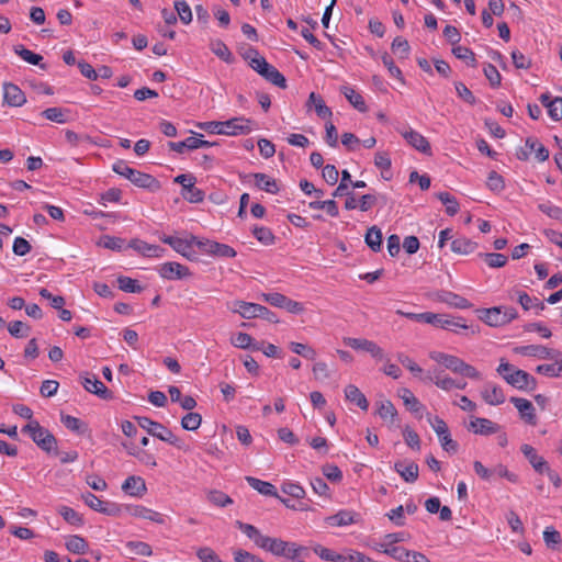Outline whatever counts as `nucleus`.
Returning a JSON list of instances; mask_svg holds the SVG:
<instances>
[{
	"label": "nucleus",
	"mask_w": 562,
	"mask_h": 562,
	"mask_svg": "<svg viewBox=\"0 0 562 562\" xmlns=\"http://www.w3.org/2000/svg\"><path fill=\"white\" fill-rule=\"evenodd\" d=\"M526 146L530 150L535 151L536 158L539 161H546L549 158V150L541 143H539L536 138L528 137L526 139Z\"/></svg>",
	"instance_id": "54"
},
{
	"label": "nucleus",
	"mask_w": 562,
	"mask_h": 562,
	"mask_svg": "<svg viewBox=\"0 0 562 562\" xmlns=\"http://www.w3.org/2000/svg\"><path fill=\"white\" fill-rule=\"evenodd\" d=\"M135 420L138 426L146 430L148 435L156 437L165 442H168L171 446L177 448L181 447V440L166 426L162 424L155 422L146 416H135Z\"/></svg>",
	"instance_id": "3"
},
{
	"label": "nucleus",
	"mask_w": 562,
	"mask_h": 562,
	"mask_svg": "<svg viewBox=\"0 0 562 562\" xmlns=\"http://www.w3.org/2000/svg\"><path fill=\"white\" fill-rule=\"evenodd\" d=\"M479 256L484 259L490 268H502L508 260L505 255L499 252H481Z\"/></svg>",
	"instance_id": "49"
},
{
	"label": "nucleus",
	"mask_w": 562,
	"mask_h": 562,
	"mask_svg": "<svg viewBox=\"0 0 562 562\" xmlns=\"http://www.w3.org/2000/svg\"><path fill=\"white\" fill-rule=\"evenodd\" d=\"M437 198L442 204L446 205V213L448 215L453 216L459 212V203L457 199L449 192H439Z\"/></svg>",
	"instance_id": "47"
},
{
	"label": "nucleus",
	"mask_w": 562,
	"mask_h": 562,
	"mask_svg": "<svg viewBox=\"0 0 562 562\" xmlns=\"http://www.w3.org/2000/svg\"><path fill=\"white\" fill-rule=\"evenodd\" d=\"M251 123L249 119L244 116L221 121L222 135L237 136L249 134L252 131Z\"/></svg>",
	"instance_id": "9"
},
{
	"label": "nucleus",
	"mask_w": 562,
	"mask_h": 562,
	"mask_svg": "<svg viewBox=\"0 0 562 562\" xmlns=\"http://www.w3.org/2000/svg\"><path fill=\"white\" fill-rule=\"evenodd\" d=\"M255 179V186L263 190L268 193L276 194L279 192V186L277 183V180L271 178L270 176L261 172H257L252 175Z\"/></svg>",
	"instance_id": "33"
},
{
	"label": "nucleus",
	"mask_w": 562,
	"mask_h": 562,
	"mask_svg": "<svg viewBox=\"0 0 562 562\" xmlns=\"http://www.w3.org/2000/svg\"><path fill=\"white\" fill-rule=\"evenodd\" d=\"M437 300L454 308L467 310L472 307V304L465 297L451 291H439Z\"/></svg>",
	"instance_id": "26"
},
{
	"label": "nucleus",
	"mask_w": 562,
	"mask_h": 562,
	"mask_svg": "<svg viewBox=\"0 0 562 562\" xmlns=\"http://www.w3.org/2000/svg\"><path fill=\"white\" fill-rule=\"evenodd\" d=\"M450 247L454 254L469 255L477 248V244L464 236H461L453 239Z\"/></svg>",
	"instance_id": "35"
},
{
	"label": "nucleus",
	"mask_w": 562,
	"mask_h": 562,
	"mask_svg": "<svg viewBox=\"0 0 562 562\" xmlns=\"http://www.w3.org/2000/svg\"><path fill=\"white\" fill-rule=\"evenodd\" d=\"M251 232L255 238L262 245L270 246L274 244L276 237L270 228L265 226H254Z\"/></svg>",
	"instance_id": "45"
},
{
	"label": "nucleus",
	"mask_w": 562,
	"mask_h": 562,
	"mask_svg": "<svg viewBox=\"0 0 562 562\" xmlns=\"http://www.w3.org/2000/svg\"><path fill=\"white\" fill-rule=\"evenodd\" d=\"M394 470L405 482L413 483L418 479L419 469L413 461L408 463L403 461L395 462Z\"/></svg>",
	"instance_id": "31"
},
{
	"label": "nucleus",
	"mask_w": 562,
	"mask_h": 562,
	"mask_svg": "<svg viewBox=\"0 0 562 562\" xmlns=\"http://www.w3.org/2000/svg\"><path fill=\"white\" fill-rule=\"evenodd\" d=\"M506 382L519 391H533L537 387V380L527 371L517 369L514 374L506 376Z\"/></svg>",
	"instance_id": "12"
},
{
	"label": "nucleus",
	"mask_w": 562,
	"mask_h": 562,
	"mask_svg": "<svg viewBox=\"0 0 562 562\" xmlns=\"http://www.w3.org/2000/svg\"><path fill=\"white\" fill-rule=\"evenodd\" d=\"M429 358L435 362L443 366L446 369L452 371L453 373H459L460 367L463 361L457 356L445 353L441 351H430Z\"/></svg>",
	"instance_id": "23"
},
{
	"label": "nucleus",
	"mask_w": 562,
	"mask_h": 562,
	"mask_svg": "<svg viewBox=\"0 0 562 562\" xmlns=\"http://www.w3.org/2000/svg\"><path fill=\"white\" fill-rule=\"evenodd\" d=\"M175 10L183 24H189L192 21V11L187 1L175 0Z\"/></svg>",
	"instance_id": "57"
},
{
	"label": "nucleus",
	"mask_w": 562,
	"mask_h": 562,
	"mask_svg": "<svg viewBox=\"0 0 562 562\" xmlns=\"http://www.w3.org/2000/svg\"><path fill=\"white\" fill-rule=\"evenodd\" d=\"M196 557L201 562H223L215 551L209 547L198 549Z\"/></svg>",
	"instance_id": "63"
},
{
	"label": "nucleus",
	"mask_w": 562,
	"mask_h": 562,
	"mask_svg": "<svg viewBox=\"0 0 562 562\" xmlns=\"http://www.w3.org/2000/svg\"><path fill=\"white\" fill-rule=\"evenodd\" d=\"M246 481L258 493L265 496L278 497L283 504L289 506L288 501L285 498L279 497L276 486L270 482L261 481L254 476H246Z\"/></svg>",
	"instance_id": "29"
},
{
	"label": "nucleus",
	"mask_w": 562,
	"mask_h": 562,
	"mask_svg": "<svg viewBox=\"0 0 562 562\" xmlns=\"http://www.w3.org/2000/svg\"><path fill=\"white\" fill-rule=\"evenodd\" d=\"M198 248L211 256L222 257V258H234L236 256V251L233 247L221 244L215 240L210 239H200L196 240Z\"/></svg>",
	"instance_id": "10"
},
{
	"label": "nucleus",
	"mask_w": 562,
	"mask_h": 562,
	"mask_svg": "<svg viewBox=\"0 0 562 562\" xmlns=\"http://www.w3.org/2000/svg\"><path fill=\"white\" fill-rule=\"evenodd\" d=\"M30 326L21 321H13L8 325V331L14 338H24L30 333Z\"/></svg>",
	"instance_id": "60"
},
{
	"label": "nucleus",
	"mask_w": 562,
	"mask_h": 562,
	"mask_svg": "<svg viewBox=\"0 0 562 562\" xmlns=\"http://www.w3.org/2000/svg\"><path fill=\"white\" fill-rule=\"evenodd\" d=\"M308 206L313 210H325L331 217L339 215L337 203L334 200L313 201Z\"/></svg>",
	"instance_id": "52"
},
{
	"label": "nucleus",
	"mask_w": 562,
	"mask_h": 562,
	"mask_svg": "<svg viewBox=\"0 0 562 562\" xmlns=\"http://www.w3.org/2000/svg\"><path fill=\"white\" fill-rule=\"evenodd\" d=\"M424 380H428L434 382L439 389L443 391H450L454 389L457 385V381L448 375H441L440 372H435L434 374H428L424 378Z\"/></svg>",
	"instance_id": "39"
},
{
	"label": "nucleus",
	"mask_w": 562,
	"mask_h": 562,
	"mask_svg": "<svg viewBox=\"0 0 562 562\" xmlns=\"http://www.w3.org/2000/svg\"><path fill=\"white\" fill-rule=\"evenodd\" d=\"M14 53L31 65L38 66L42 69L46 68V65L42 64L43 56L25 48L23 45L14 46Z\"/></svg>",
	"instance_id": "36"
},
{
	"label": "nucleus",
	"mask_w": 562,
	"mask_h": 562,
	"mask_svg": "<svg viewBox=\"0 0 562 562\" xmlns=\"http://www.w3.org/2000/svg\"><path fill=\"white\" fill-rule=\"evenodd\" d=\"M281 491L284 494H288L291 497L296 498V499L303 498L305 496L304 488L300 484L294 483V482H284L281 485Z\"/></svg>",
	"instance_id": "61"
},
{
	"label": "nucleus",
	"mask_w": 562,
	"mask_h": 562,
	"mask_svg": "<svg viewBox=\"0 0 562 562\" xmlns=\"http://www.w3.org/2000/svg\"><path fill=\"white\" fill-rule=\"evenodd\" d=\"M342 342L355 350L370 353L375 360H384L386 358L384 350L372 340L366 338L345 337Z\"/></svg>",
	"instance_id": "8"
},
{
	"label": "nucleus",
	"mask_w": 562,
	"mask_h": 562,
	"mask_svg": "<svg viewBox=\"0 0 562 562\" xmlns=\"http://www.w3.org/2000/svg\"><path fill=\"white\" fill-rule=\"evenodd\" d=\"M345 397L347 401L355 403L362 411H367L369 403L364 394L353 384H349L345 389Z\"/></svg>",
	"instance_id": "34"
},
{
	"label": "nucleus",
	"mask_w": 562,
	"mask_h": 562,
	"mask_svg": "<svg viewBox=\"0 0 562 562\" xmlns=\"http://www.w3.org/2000/svg\"><path fill=\"white\" fill-rule=\"evenodd\" d=\"M482 319L490 326H503L517 318L516 308L512 306H495L483 311Z\"/></svg>",
	"instance_id": "6"
},
{
	"label": "nucleus",
	"mask_w": 562,
	"mask_h": 562,
	"mask_svg": "<svg viewBox=\"0 0 562 562\" xmlns=\"http://www.w3.org/2000/svg\"><path fill=\"white\" fill-rule=\"evenodd\" d=\"M408 539L409 535L407 532H392L384 535L378 544H380V547H390L391 544L396 546V543L405 542Z\"/></svg>",
	"instance_id": "56"
},
{
	"label": "nucleus",
	"mask_w": 562,
	"mask_h": 562,
	"mask_svg": "<svg viewBox=\"0 0 562 562\" xmlns=\"http://www.w3.org/2000/svg\"><path fill=\"white\" fill-rule=\"evenodd\" d=\"M400 397L403 400L404 405L412 413H419L424 406L418 398L413 394L409 389L403 387L398 391Z\"/></svg>",
	"instance_id": "38"
},
{
	"label": "nucleus",
	"mask_w": 562,
	"mask_h": 562,
	"mask_svg": "<svg viewBox=\"0 0 562 562\" xmlns=\"http://www.w3.org/2000/svg\"><path fill=\"white\" fill-rule=\"evenodd\" d=\"M125 547L131 553L136 555L150 557L153 554L151 547L143 541H128Z\"/></svg>",
	"instance_id": "55"
},
{
	"label": "nucleus",
	"mask_w": 562,
	"mask_h": 562,
	"mask_svg": "<svg viewBox=\"0 0 562 562\" xmlns=\"http://www.w3.org/2000/svg\"><path fill=\"white\" fill-rule=\"evenodd\" d=\"M428 422L438 436L442 449L447 452H457L458 443L451 438L448 425L439 416H428Z\"/></svg>",
	"instance_id": "7"
},
{
	"label": "nucleus",
	"mask_w": 562,
	"mask_h": 562,
	"mask_svg": "<svg viewBox=\"0 0 562 562\" xmlns=\"http://www.w3.org/2000/svg\"><path fill=\"white\" fill-rule=\"evenodd\" d=\"M364 241L368 247L373 251H380L382 246V232L376 226H372L368 229Z\"/></svg>",
	"instance_id": "40"
},
{
	"label": "nucleus",
	"mask_w": 562,
	"mask_h": 562,
	"mask_svg": "<svg viewBox=\"0 0 562 562\" xmlns=\"http://www.w3.org/2000/svg\"><path fill=\"white\" fill-rule=\"evenodd\" d=\"M119 289L126 293H140L143 286L138 284L137 280L126 276H120L117 278Z\"/></svg>",
	"instance_id": "48"
},
{
	"label": "nucleus",
	"mask_w": 562,
	"mask_h": 562,
	"mask_svg": "<svg viewBox=\"0 0 562 562\" xmlns=\"http://www.w3.org/2000/svg\"><path fill=\"white\" fill-rule=\"evenodd\" d=\"M65 546L68 551L76 553V554H83L88 550L87 541L85 540V538H82L79 535H74V536L68 537Z\"/></svg>",
	"instance_id": "42"
},
{
	"label": "nucleus",
	"mask_w": 562,
	"mask_h": 562,
	"mask_svg": "<svg viewBox=\"0 0 562 562\" xmlns=\"http://www.w3.org/2000/svg\"><path fill=\"white\" fill-rule=\"evenodd\" d=\"M520 450L536 472L542 474L549 468L548 462L537 453L532 446L525 443Z\"/></svg>",
	"instance_id": "27"
},
{
	"label": "nucleus",
	"mask_w": 562,
	"mask_h": 562,
	"mask_svg": "<svg viewBox=\"0 0 562 562\" xmlns=\"http://www.w3.org/2000/svg\"><path fill=\"white\" fill-rule=\"evenodd\" d=\"M122 491L133 497H142L146 491V484L143 477L131 475L122 484Z\"/></svg>",
	"instance_id": "28"
},
{
	"label": "nucleus",
	"mask_w": 562,
	"mask_h": 562,
	"mask_svg": "<svg viewBox=\"0 0 562 562\" xmlns=\"http://www.w3.org/2000/svg\"><path fill=\"white\" fill-rule=\"evenodd\" d=\"M543 541L551 550H559L562 543L561 533L552 526L543 530Z\"/></svg>",
	"instance_id": "41"
},
{
	"label": "nucleus",
	"mask_w": 562,
	"mask_h": 562,
	"mask_svg": "<svg viewBox=\"0 0 562 562\" xmlns=\"http://www.w3.org/2000/svg\"><path fill=\"white\" fill-rule=\"evenodd\" d=\"M453 55L464 61L469 68H476V59L474 53L465 46H456L452 48Z\"/></svg>",
	"instance_id": "43"
},
{
	"label": "nucleus",
	"mask_w": 562,
	"mask_h": 562,
	"mask_svg": "<svg viewBox=\"0 0 562 562\" xmlns=\"http://www.w3.org/2000/svg\"><path fill=\"white\" fill-rule=\"evenodd\" d=\"M160 240L167 245H169L175 251L182 255L186 258H191L192 255V246H196V240H200L199 238L191 236L189 239L175 237V236H167L164 235Z\"/></svg>",
	"instance_id": "13"
},
{
	"label": "nucleus",
	"mask_w": 562,
	"mask_h": 562,
	"mask_svg": "<svg viewBox=\"0 0 562 562\" xmlns=\"http://www.w3.org/2000/svg\"><path fill=\"white\" fill-rule=\"evenodd\" d=\"M374 165L378 169L382 171V176L385 179H390V176H385V172H390L391 170V158L386 151H378L374 156Z\"/></svg>",
	"instance_id": "53"
},
{
	"label": "nucleus",
	"mask_w": 562,
	"mask_h": 562,
	"mask_svg": "<svg viewBox=\"0 0 562 562\" xmlns=\"http://www.w3.org/2000/svg\"><path fill=\"white\" fill-rule=\"evenodd\" d=\"M305 106L308 111L314 109L317 116L322 120H330L333 116L330 108H328L323 98L315 92L310 93Z\"/></svg>",
	"instance_id": "25"
},
{
	"label": "nucleus",
	"mask_w": 562,
	"mask_h": 562,
	"mask_svg": "<svg viewBox=\"0 0 562 562\" xmlns=\"http://www.w3.org/2000/svg\"><path fill=\"white\" fill-rule=\"evenodd\" d=\"M548 115L555 122L562 120V98L554 97L553 101L547 104Z\"/></svg>",
	"instance_id": "62"
},
{
	"label": "nucleus",
	"mask_w": 562,
	"mask_h": 562,
	"mask_svg": "<svg viewBox=\"0 0 562 562\" xmlns=\"http://www.w3.org/2000/svg\"><path fill=\"white\" fill-rule=\"evenodd\" d=\"M514 352L526 357H535L539 359H552L554 350L541 345H526L514 348Z\"/></svg>",
	"instance_id": "20"
},
{
	"label": "nucleus",
	"mask_w": 562,
	"mask_h": 562,
	"mask_svg": "<svg viewBox=\"0 0 562 562\" xmlns=\"http://www.w3.org/2000/svg\"><path fill=\"white\" fill-rule=\"evenodd\" d=\"M432 326L467 336L477 333V329L472 325H468L462 316L436 313Z\"/></svg>",
	"instance_id": "5"
},
{
	"label": "nucleus",
	"mask_w": 562,
	"mask_h": 562,
	"mask_svg": "<svg viewBox=\"0 0 562 562\" xmlns=\"http://www.w3.org/2000/svg\"><path fill=\"white\" fill-rule=\"evenodd\" d=\"M61 423L67 429L79 435L83 434L87 429V425L82 420L70 415H61Z\"/></svg>",
	"instance_id": "51"
},
{
	"label": "nucleus",
	"mask_w": 562,
	"mask_h": 562,
	"mask_svg": "<svg viewBox=\"0 0 562 562\" xmlns=\"http://www.w3.org/2000/svg\"><path fill=\"white\" fill-rule=\"evenodd\" d=\"M202 423V417L199 413H187L181 419V426L186 430H196Z\"/></svg>",
	"instance_id": "58"
},
{
	"label": "nucleus",
	"mask_w": 562,
	"mask_h": 562,
	"mask_svg": "<svg viewBox=\"0 0 562 562\" xmlns=\"http://www.w3.org/2000/svg\"><path fill=\"white\" fill-rule=\"evenodd\" d=\"M128 247L147 258H161L165 249L158 245L148 244L142 239L134 238L128 243Z\"/></svg>",
	"instance_id": "18"
},
{
	"label": "nucleus",
	"mask_w": 562,
	"mask_h": 562,
	"mask_svg": "<svg viewBox=\"0 0 562 562\" xmlns=\"http://www.w3.org/2000/svg\"><path fill=\"white\" fill-rule=\"evenodd\" d=\"M510 402L519 412L521 419H524L527 424L531 426H535L537 424L535 407L530 401L522 397H512Z\"/></svg>",
	"instance_id": "22"
},
{
	"label": "nucleus",
	"mask_w": 562,
	"mask_h": 562,
	"mask_svg": "<svg viewBox=\"0 0 562 562\" xmlns=\"http://www.w3.org/2000/svg\"><path fill=\"white\" fill-rule=\"evenodd\" d=\"M260 304L250 303L245 301H235L232 306V312L239 314L243 318L251 319L259 316Z\"/></svg>",
	"instance_id": "30"
},
{
	"label": "nucleus",
	"mask_w": 562,
	"mask_h": 562,
	"mask_svg": "<svg viewBox=\"0 0 562 562\" xmlns=\"http://www.w3.org/2000/svg\"><path fill=\"white\" fill-rule=\"evenodd\" d=\"M340 92L346 97L349 103L357 109L359 112H366L368 110L367 104L362 95L357 92L353 88L348 85L340 87Z\"/></svg>",
	"instance_id": "32"
},
{
	"label": "nucleus",
	"mask_w": 562,
	"mask_h": 562,
	"mask_svg": "<svg viewBox=\"0 0 562 562\" xmlns=\"http://www.w3.org/2000/svg\"><path fill=\"white\" fill-rule=\"evenodd\" d=\"M468 429L476 435L488 436L498 434L501 426L488 418L475 417L471 419Z\"/></svg>",
	"instance_id": "19"
},
{
	"label": "nucleus",
	"mask_w": 562,
	"mask_h": 562,
	"mask_svg": "<svg viewBox=\"0 0 562 562\" xmlns=\"http://www.w3.org/2000/svg\"><path fill=\"white\" fill-rule=\"evenodd\" d=\"M234 561L235 562H265L258 555L250 553L243 549H238V550L234 551Z\"/></svg>",
	"instance_id": "64"
},
{
	"label": "nucleus",
	"mask_w": 562,
	"mask_h": 562,
	"mask_svg": "<svg viewBox=\"0 0 562 562\" xmlns=\"http://www.w3.org/2000/svg\"><path fill=\"white\" fill-rule=\"evenodd\" d=\"M355 516L356 515L352 512L340 510L337 514L330 516L328 518V521L331 526H338V527L349 526V525H352L353 522H356Z\"/></svg>",
	"instance_id": "46"
},
{
	"label": "nucleus",
	"mask_w": 562,
	"mask_h": 562,
	"mask_svg": "<svg viewBox=\"0 0 562 562\" xmlns=\"http://www.w3.org/2000/svg\"><path fill=\"white\" fill-rule=\"evenodd\" d=\"M81 384L86 391L99 396L100 398L108 400L111 397V392L94 374L86 373L81 376Z\"/></svg>",
	"instance_id": "17"
},
{
	"label": "nucleus",
	"mask_w": 562,
	"mask_h": 562,
	"mask_svg": "<svg viewBox=\"0 0 562 562\" xmlns=\"http://www.w3.org/2000/svg\"><path fill=\"white\" fill-rule=\"evenodd\" d=\"M112 169L115 173L126 178L139 188L154 189L158 187V181L155 177L131 168L125 160L115 161Z\"/></svg>",
	"instance_id": "2"
},
{
	"label": "nucleus",
	"mask_w": 562,
	"mask_h": 562,
	"mask_svg": "<svg viewBox=\"0 0 562 562\" xmlns=\"http://www.w3.org/2000/svg\"><path fill=\"white\" fill-rule=\"evenodd\" d=\"M481 396L488 405H502L506 401V396L501 386L494 383H486L481 391Z\"/></svg>",
	"instance_id": "24"
},
{
	"label": "nucleus",
	"mask_w": 562,
	"mask_h": 562,
	"mask_svg": "<svg viewBox=\"0 0 562 562\" xmlns=\"http://www.w3.org/2000/svg\"><path fill=\"white\" fill-rule=\"evenodd\" d=\"M26 102L24 92L13 83L3 85V103L9 106H22Z\"/></svg>",
	"instance_id": "21"
},
{
	"label": "nucleus",
	"mask_w": 562,
	"mask_h": 562,
	"mask_svg": "<svg viewBox=\"0 0 562 562\" xmlns=\"http://www.w3.org/2000/svg\"><path fill=\"white\" fill-rule=\"evenodd\" d=\"M159 276L166 280H182L191 277L190 269L176 261H169L157 268Z\"/></svg>",
	"instance_id": "11"
},
{
	"label": "nucleus",
	"mask_w": 562,
	"mask_h": 562,
	"mask_svg": "<svg viewBox=\"0 0 562 562\" xmlns=\"http://www.w3.org/2000/svg\"><path fill=\"white\" fill-rule=\"evenodd\" d=\"M239 54L252 70H276L274 67L270 66L266 61L257 49L249 46L240 47Z\"/></svg>",
	"instance_id": "15"
},
{
	"label": "nucleus",
	"mask_w": 562,
	"mask_h": 562,
	"mask_svg": "<svg viewBox=\"0 0 562 562\" xmlns=\"http://www.w3.org/2000/svg\"><path fill=\"white\" fill-rule=\"evenodd\" d=\"M61 58L69 67L77 66L79 70H94L93 67L83 59L77 60L75 53L70 49L65 50Z\"/></svg>",
	"instance_id": "50"
},
{
	"label": "nucleus",
	"mask_w": 562,
	"mask_h": 562,
	"mask_svg": "<svg viewBox=\"0 0 562 562\" xmlns=\"http://www.w3.org/2000/svg\"><path fill=\"white\" fill-rule=\"evenodd\" d=\"M31 439L44 451L50 452L56 450L57 440L55 436L46 428L42 427L37 420H31L22 428Z\"/></svg>",
	"instance_id": "4"
},
{
	"label": "nucleus",
	"mask_w": 562,
	"mask_h": 562,
	"mask_svg": "<svg viewBox=\"0 0 562 562\" xmlns=\"http://www.w3.org/2000/svg\"><path fill=\"white\" fill-rule=\"evenodd\" d=\"M376 413L383 420H390L391 424H394L397 418V411L389 400L379 404Z\"/></svg>",
	"instance_id": "44"
},
{
	"label": "nucleus",
	"mask_w": 562,
	"mask_h": 562,
	"mask_svg": "<svg viewBox=\"0 0 562 562\" xmlns=\"http://www.w3.org/2000/svg\"><path fill=\"white\" fill-rule=\"evenodd\" d=\"M124 509L133 517L150 520L159 525L165 524V517L162 514L143 505H125Z\"/></svg>",
	"instance_id": "16"
},
{
	"label": "nucleus",
	"mask_w": 562,
	"mask_h": 562,
	"mask_svg": "<svg viewBox=\"0 0 562 562\" xmlns=\"http://www.w3.org/2000/svg\"><path fill=\"white\" fill-rule=\"evenodd\" d=\"M58 513L70 525L80 526L83 522L81 516L71 507L60 506Z\"/></svg>",
	"instance_id": "59"
},
{
	"label": "nucleus",
	"mask_w": 562,
	"mask_h": 562,
	"mask_svg": "<svg viewBox=\"0 0 562 562\" xmlns=\"http://www.w3.org/2000/svg\"><path fill=\"white\" fill-rule=\"evenodd\" d=\"M236 525L239 528V530L243 533H245L250 540H252L258 548L276 557L295 560L306 551L305 547L300 546L295 542L284 541L281 538L265 536L254 525L241 521H236Z\"/></svg>",
	"instance_id": "1"
},
{
	"label": "nucleus",
	"mask_w": 562,
	"mask_h": 562,
	"mask_svg": "<svg viewBox=\"0 0 562 562\" xmlns=\"http://www.w3.org/2000/svg\"><path fill=\"white\" fill-rule=\"evenodd\" d=\"M398 133L416 150L425 155H431V147L429 142L419 132L408 127L406 130H398Z\"/></svg>",
	"instance_id": "14"
},
{
	"label": "nucleus",
	"mask_w": 562,
	"mask_h": 562,
	"mask_svg": "<svg viewBox=\"0 0 562 562\" xmlns=\"http://www.w3.org/2000/svg\"><path fill=\"white\" fill-rule=\"evenodd\" d=\"M379 552H382L384 554L390 555L396 561L406 562L408 561V558L411 557V551L403 548L391 544L390 547H380V544H376L375 548Z\"/></svg>",
	"instance_id": "37"
}]
</instances>
